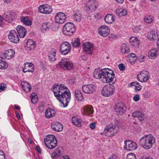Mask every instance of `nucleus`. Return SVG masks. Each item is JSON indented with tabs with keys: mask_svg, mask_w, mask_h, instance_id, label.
Here are the masks:
<instances>
[{
	"mask_svg": "<svg viewBox=\"0 0 159 159\" xmlns=\"http://www.w3.org/2000/svg\"><path fill=\"white\" fill-rule=\"evenodd\" d=\"M126 159H136L135 154L133 153H130L127 155Z\"/></svg>",
	"mask_w": 159,
	"mask_h": 159,
	"instance_id": "44",
	"label": "nucleus"
},
{
	"mask_svg": "<svg viewBox=\"0 0 159 159\" xmlns=\"http://www.w3.org/2000/svg\"><path fill=\"white\" fill-rule=\"evenodd\" d=\"M6 87V84L4 83L1 84L0 85V92L3 91Z\"/></svg>",
	"mask_w": 159,
	"mask_h": 159,
	"instance_id": "51",
	"label": "nucleus"
},
{
	"mask_svg": "<svg viewBox=\"0 0 159 159\" xmlns=\"http://www.w3.org/2000/svg\"><path fill=\"white\" fill-rule=\"evenodd\" d=\"M158 51L157 48H155L151 49L148 52V57L149 58L153 59L156 58L158 55Z\"/></svg>",
	"mask_w": 159,
	"mask_h": 159,
	"instance_id": "24",
	"label": "nucleus"
},
{
	"mask_svg": "<svg viewBox=\"0 0 159 159\" xmlns=\"http://www.w3.org/2000/svg\"><path fill=\"white\" fill-rule=\"evenodd\" d=\"M93 113L92 107L91 106H86L84 107L82 114L84 115L89 116Z\"/></svg>",
	"mask_w": 159,
	"mask_h": 159,
	"instance_id": "22",
	"label": "nucleus"
},
{
	"mask_svg": "<svg viewBox=\"0 0 159 159\" xmlns=\"http://www.w3.org/2000/svg\"><path fill=\"white\" fill-rule=\"evenodd\" d=\"M95 124L94 123L92 122L90 123L89 125L90 127L92 129H93L95 128Z\"/></svg>",
	"mask_w": 159,
	"mask_h": 159,
	"instance_id": "61",
	"label": "nucleus"
},
{
	"mask_svg": "<svg viewBox=\"0 0 159 159\" xmlns=\"http://www.w3.org/2000/svg\"><path fill=\"white\" fill-rule=\"evenodd\" d=\"M146 117L143 114H142L140 116V121L141 123H143L146 120Z\"/></svg>",
	"mask_w": 159,
	"mask_h": 159,
	"instance_id": "47",
	"label": "nucleus"
},
{
	"mask_svg": "<svg viewBox=\"0 0 159 159\" xmlns=\"http://www.w3.org/2000/svg\"><path fill=\"white\" fill-rule=\"evenodd\" d=\"M51 157L52 158H57L58 157L55 152H53L52 154Z\"/></svg>",
	"mask_w": 159,
	"mask_h": 159,
	"instance_id": "60",
	"label": "nucleus"
},
{
	"mask_svg": "<svg viewBox=\"0 0 159 159\" xmlns=\"http://www.w3.org/2000/svg\"><path fill=\"white\" fill-rule=\"evenodd\" d=\"M56 52L55 51L52 53H50L48 55L49 60L52 61H54L56 60L55 57Z\"/></svg>",
	"mask_w": 159,
	"mask_h": 159,
	"instance_id": "42",
	"label": "nucleus"
},
{
	"mask_svg": "<svg viewBox=\"0 0 159 159\" xmlns=\"http://www.w3.org/2000/svg\"><path fill=\"white\" fill-rule=\"evenodd\" d=\"M66 18V15L64 13L59 12L55 16V21L57 23L61 24L65 22Z\"/></svg>",
	"mask_w": 159,
	"mask_h": 159,
	"instance_id": "14",
	"label": "nucleus"
},
{
	"mask_svg": "<svg viewBox=\"0 0 159 159\" xmlns=\"http://www.w3.org/2000/svg\"><path fill=\"white\" fill-rule=\"evenodd\" d=\"M11 16L12 15H11L10 16L6 15L4 17V20L7 22L11 23L13 19Z\"/></svg>",
	"mask_w": 159,
	"mask_h": 159,
	"instance_id": "45",
	"label": "nucleus"
},
{
	"mask_svg": "<svg viewBox=\"0 0 159 159\" xmlns=\"http://www.w3.org/2000/svg\"><path fill=\"white\" fill-rule=\"evenodd\" d=\"M55 152L57 153V156L58 157H59L60 158L61 157V156H62V155H61L60 154L61 152L60 151V150H57Z\"/></svg>",
	"mask_w": 159,
	"mask_h": 159,
	"instance_id": "62",
	"label": "nucleus"
},
{
	"mask_svg": "<svg viewBox=\"0 0 159 159\" xmlns=\"http://www.w3.org/2000/svg\"><path fill=\"white\" fill-rule=\"evenodd\" d=\"M24 43L26 44L25 47L28 50H32L35 48V42L31 39L25 40Z\"/></svg>",
	"mask_w": 159,
	"mask_h": 159,
	"instance_id": "16",
	"label": "nucleus"
},
{
	"mask_svg": "<svg viewBox=\"0 0 159 159\" xmlns=\"http://www.w3.org/2000/svg\"><path fill=\"white\" fill-rule=\"evenodd\" d=\"M55 114V111L52 109L48 108L45 111V115L47 118H50L54 116Z\"/></svg>",
	"mask_w": 159,
	"mask_h": 159,
	"instance_id": "26",
	"label": "nucleus"
},
{
	"mask_svg": "<svg viewBox=\"0 0 159 159\" xmlns=\"http://www.w3.org/2000/svg\"><path fill=\"white\" fill-rule=\"evenodd\" d=\"M144 21L147 23L152 22L154 20L153 16L150 15H148L145 16L144 18Z\"/></svg>",
	"mask_w": 159,
	"mask_h": 159,
	"instance_id": "40",
	"label": "nucleus"
},
{
	"mask_svg": "<svg viewBox=\"0 0 159 159\" xmlns=\"http://www.w3.org/2000/svg\"><path fill=\"white\" fill-rule=\"evenodd\" d=\"M52 91L54 96L64 107H67L71 99L70 93L67 88L62 84H55L53 86Z\"/></svg>",
	"mask_w": 159,
	"mask_h": 159,
	"instance_id": "1",
	"label": "nucleus"
},
{
	"mask_svg": "<svg viewBox=\"0 0 159 159\" xmlns=\"http://www.w3.org/2000/svg\"><path fill=\"white\" fill-rule=\"evenodd\" d=\"M129 42L131 45L135 47H139V42L138 38L135 37H132L130 38Z\"/></svg>",
	"mask_w": 159,
	"mask_h": 159,
	"instance_id": "25",
	"label": "nucleus"
},
{
	"mask_svg": "<svg viewBox=\"0 0 159 159\" xmlns=\"http://www.w3.org/2000/svg\"><path fill=\"white\" fill-rule=\"evenodd\" d=\"M8 37L10 41L12 43H17L19 42V38L17 32L15 30H10Z\"/></svg>",
	"mask_w": 159,
	"mask_h": 159,
	"instance_id": "11",
	"label": "nucleus"
},
{
	"mask_svg": "<svg viewBox=\"0 0 159 159\" xmlns=\"http://www.w3.org/2000/svg\"><path fill=\"white\" fill-rule=\"evenodd\" d=\"M125 146H124V149L128 151H133L137 149V146L134 142L130 140H125L124 141Z\"/></svg>",
	"mask_w": 159,
	"mask_h": 159,
	"instance_id": "10",
	"label": "nucleus"
},
{
	"mask_svg": "<svg viewBox=\"0 0 159 159\" xmlns=\"http://www.w3.org/2000/svg\"><path fill=\"white\" fill-rule=\"evenodd\" d=\"M115 87L114 85L109 84L104 86L102 90V95L106 97H109L114 93Z\"/></svg>",
	"mask_w": 159,
	"mask_h": 159,
	"instance_id": "6",
	"label": "nucleus"
},
{
	"mask_svg": "<svg viewBox=\"0 0 159 159\" xmlns=\"http://www.w3.org/2000/svg\"><path fill=\"white\" fill-rule=\"evenodd\" d=\"M95 89V86L92 84L85 85L82 87L83 92L87 94H91L93 93Z\"/></svg>",
	"mask_w": 159,
	"mask_h": 159,
	"instance_id": "15",
	"label": "nucleus"
},
{
	"mask_svg": "<svg viewBox=\"0 0 159 159\" xmlns=\"http://www.w3.org/2000/svg\"><path fill=\"white\" fill-rule=\"evenodd\" d=\"M110 30H99V34L101 36L106 37L108 36L110 33Z\"/></svg>",
	"mask_w": 159,
	"mask_h": 159,
	"instance_id": "41",
	"label": "nucleus"
},
{
	"mask_svg": "<svg viewBox=\"0 0 159 159\" xmlns=\"http://www.w3.org/2000/svg\"><path fill=\"white\" fill-rule=\"evenodd\" d=\"M118 127L112 124L106 127L103 132L101 133L102 134H104L108 136H113L115 135L118 131Z\"/></svg>",
	"mask_w": 159,
	"mask_h": 159,
	"instance_id": "5",
	"label": "nucleus"
},
{
	"mask_svg": "<svg viewBox=\"0 0 159 159\" xmlns=\"http://www.w3.org/2000/svg\"><path fill=\"white\" fill-rule=\"evenodd\" d=\"M116 12V14L120 17L124 16L126 15L127 13L126 10L121 8L117 9Z\"/></svg>",
	"mask_w": 159,
	"mask_h": 159,
	"instance_id": "28",
	"label": "nucleus"
},
{
	"mask_svg": "<svg viewBox=\"0 0 159 159\" xmlns=\"http://www.w3.org/2000/svg\"><path fill=\"white\" fill-rule=\"evenodd\" d=\"M51 128L54 131L57 132H60L63 129V125L59 122H54L52 124Z\"/></svg>",
	"mask_w": 159,
	"mask_h": 159,
	"instance_id": "21",
	"label": "nucleus"
},
{
	"mask_svg": "<svg viewBox=\"0 0 159 159\" xmlns=\"http://www.w3.org/2000/svg\"><path fill=\"white\" fill-rule=\"evenodd\" d=\"M51 24L49 23L45 22L43 23L42 25L41 28L43 30H47L51 29Z\"/></svg>",
	"mask_w": 159,
	"mask_h": 159,
	"instance_id": "39",
	"label": "nucleus"
},
{
	"mask_svg": "<svg viewBox=\"0 0 159 159\" xmlns=\"http://www.w3.org/2000/svg\"><path fill=\"white\" fill-rule=\"evenodd\" d=\"M38 10L39 12L45 14H49L52 11V9L50 6L47 4H44L40 6Z\"/></svg>",
	"mask_w": 159,
	"mask_h": 159,
	"instance_id": "12",
	"label": "nucleus"
},
{
	"mask_svg": "<svg viewBox=\"0 0 159 159\" xmlns=\"http://www.w3.org/2000/svg\"><path fill=\"white\" fill-rule=\"evenodd\" d=\"M81 14L79 12H76L74 14L73 18L77 22H79L81 20Z\"/></svg>",
	"mask_w": 159,
	"mask_h": 159,
	"instance_id": "35",
	"label": "nucleus"
},
{
	"mask_svg": "<svg viewBox=\"0 0 159 159\" xmlns=\"http://www.w3.org/2000/svg\"><path fill=\"white\" fill-rule=\"evenodd\" d=\"M15 52L13 49H10L6 50L2 54L3 58L9 60L13 57L15 55Z\"/></svg>",
	"mask_w": 159,
	"mask_h": 159,
	"instance_id": "18",
	"label": "nucleus"
},
{
	"mask_svg": "<svg viewBox=\"0 0 159 159\" xmlns=\"http://www.w3.org/2000/svg\"><path fill=\"white\" fill-rule=\"evenodd\" d=\"M98 7L97 3L95 0H89L87 2L85 11L87 12H92L95 11Z\"/></svg>",
	"mask_w": 159,
	"mask_h": 159,
	"instance_id": "8",
	"label": "nucleus"
},
{
	"mask_svg": "<svg viewBox=\"0 0 159 159\" xmlns=\"http://www.w3.org/2000/svg\"><path fill=\"white\" fill-rule=\"evenodd\" d=\"M44 142L46 146L50 149L54 148L57 146V142L55 137L53 135L47 136L44 139Z\"/></svg>",
	"mask_w": 159,
	"mask_h": 159,
	"instance_id": "4",
	"label": "nucleus"
},
{
	"mask_svg": "<svg viewBox=\"0 0 159 159\" xmlns=\"http://www.w3.org/2000/svg\"><path fill=\"white\" fill-rule=\"evenodd\" d=\"M95 18L97 19H99L102 18V16L99 13H96L94 14Z\"/></svg>",
	"mask_w": 159,
	"mask_h": 159,
	"instance_id": "55",
	"label": "nucleus"
},
{
	"mask_svg": "<svg viewBox=\"0 0 159 159\" xmlns=\"http://www.w3.org/2000/svg\"><path fill=\"white\" fill-rule=\"evenodd\" d=\"M121 52L123 54H127L129 52V49L127 47V45L125 43H123L120 47Z\"/></svg>",
	"mask_w": 159,
	"mask_h": 159,
	"instance_id": "32",
	"label": "nucleus"
},
{
	"mask_svg": "<svg viewBox=\"0 0 159 159\" xmlns=\"http://www.w3.org/2000/svg\"><path fill=\"white\" fill-rule=\"evenodd\" d=\"M84 51L89 54H91L93 49V45L89 42L84 43L82 45Z\"/></svg>",
	"mask_w": 159,
	"mask_h": 159,
	"instance_id": "17",
	"label": "nucleus"
},
{
	"mask_svg": "<svg viewBox=\"0 0 159 159\" xmlns=\"http://www.w3.org/2000/svg\"><path fill=\"white\" fill-rule=\"evenodd\" d=\"M16 30H26V29L23 26L20 25H19L17 26Z\"/></svg>",
	"mask_w": 159,
	"mask_h": 159,
	"instance_id": "58",
	"label": "nucleus"
},
{
	"mask_svg": "<svg viewBox=\"0 0 159 159\" xmlns=\"http://www.w3.org/2000/svg\"><path fill=\"white\" fill-rule=\"evenodd\" d=\"M150 76L147 70H143L140 73V81L142 82H146L149 79Z\"/></svg>",
	"mask_w": 159,
	"mask_h": 159,
	"instance_id": "19",
	"label": "nucleus"
},
{
	"mask_svg": "<svg viewBox=\"0 0 159 159\" xmlns=\"http://www.w3.org/2000/svg\"><path fill=\"white\" fill-rule=\"evenodd\" d=\"M137 59V57H134L133 58L130 57L129 58V61L131 64L134 63L136 61Z\"/></svg>",
	"mask_w": 159,
	"mask_h": 159,
	"instance_id": "49",
	"label": "nucleus"
},
{
	"mask_svg": "<svg viewBox=\"0 0 159 159\" xmlns=\"http://www.w3.org/2000/svg\"><path fill=\"white\" fill-rule=\"evenodd\" d=\"M146 0H142L141 2V5L142 6H144L146 4Z\"/></svg>",
	"mask_w": 159,
	"mask_h": 159,
	"instance_id": "63",
	"label": "nucleus"
},
{
	"mask_svg": "<svg viewBox=\"0 0 159 159\" xmlns=\"http://www.w3.org/2000/svg\"><path fill=\"white\" fill-rule=\"evenodd\" d=\"M60 159H70L66 155L61 156Z\"/></svg>",
	"mask_w": 159,
	"mask_h": 159,
	"instance_id": "64",
	"label": "nucleus"
},
{
	"mask_svg": "<svg viewBox=\"0 0 159 159\" xmlns=\"http://www.w3.org/2000/svg\"><path fill=\"white\" fill-rule=\"evenodd\" d=\"M44 108V105L43 104H40L39 107V111H43Z\"/></svg>",
	"mask_w": 159,
	"mask_h": 159,
	"instance_id": "54",
	"label": "nucleus"
},
{
	"mask_svg": "<svg viewBox=\"0 0 159 159\" xmlns=\"http://www.w3.org/2000/svg\"><path fill=\"white\" fill-rule=\"evenodd\" d=\"M37 97H34V98H31V102L33 104L35 103L37 101Z\"/></svg>",
	"mask_w": 159,
	"mask_h": 159,
	"instance_id": "56",
	"label": "nucleus"
},
{
	"mask_svg": "<svg viewBox=\"0 0 159 159\" xmlns=\"http://www.w3.org/2000/svg\"><path fill=\"white\" fill-rule=\"evenodd\" d=\"M20 21L26 25L30 26L31 25V21L27 16L22 17Z\"/></svg>",
	"mask_w": 159,
	"mask_h": 159,
	"instance_id": "34",
	"label": "nucleus"
},
{
	"mask_svg": "<svg viewBox=\"0 0 159 159\" xmlns=\"http://www.w3.org/2000/svg\"><path fill=\"white\" fill-rule=\"evenodd\" d=\"M139 83L138 82H134L130 83L128 85L129 87H131L132 86H134V89H135L136 91H139V87L138 86Z\"/></svg>",
	"mask_w": 159,
	"mask_h": 159,
	"instance_id": "37",
	"label": "nucleus"
},
{
	"mask_svg": "<svg viewBox=\"0 0 159 159\" xmlns=\"http://www.w3.org/2000/svg\"><path fill=\"white\" fill-rule=\"evenodd\" d=\"M158 37V34L155 30H152L148 33V38L150 40L157 39Z\"/></svg>",
	"mask_w": 159,
	"mask_h": 159,
	"instance_id": "27",
	"label": "nucleus"
},
{
	"mask_svg": "<svg viewBox=\"0 0 159 159\" xmlns=\"http://www.w3.org/2000/svg\"><path fill=\"white\" fill-rule=\"evenodd\" d=\"M17 34L20 38H23L27 34L26 30H16Z\"/></svg>",
	"mask_w": 159,
	"mask_h": 159,
	"instance_id": "43",
	"label": "nucleus"
},
{
	"mask_svg": "<svg viewBox=\"0 0 159 159\" xmlns=\"http://www.w3.org/2000/svg\"><path fill=\"white\" fill-rule=\"evenodd\" d=\"M143 95L145 98H148L150 96L149 92L148 91H146L143 93Z\"/></svg>",
	"mask_w": 159,
	"mask_h": 159,
	"instance_id": "57",
	"label": "nucleus"
},
{
	"mask_svg": "<svg viewBox=\"0 0 159 159\" xmlns=\"http://www.w3.org/2000/svg\"><path fill=\"white\" fill-rule=\"evenodd\" d=\"M118 67H119V69L121 71H123L125 69V67L124 65L122 63H121V64H120L119 65Z\"/></svg>",
	"mask_w": 159,
	"mask_h": 159,
	"instance_id": "52",
	"label": "nucleus"
},
{
	"mask_svg": "<svg viewBox=\"0 0 159 159\" xmlns=\"http://www.w3.org/2000/svg\"><path fill=\"white\" fill-rule=\"evenodd\" d=\"M72 121L73 124L77 127L81 126L82 120L78 117L73 116L72 118Z\"/></svg>",
	"mask_w": 159,
	"mask_h": 159,
	"instance_id": "30",
	"label": "nucleus"
},
{
	"mask_svg": "<svg viewBox=\"0 0 159 159\" xmlns=\"http://www.w3.org/2000/svg\"><path fill=\"white\" fill-rule=\"evenodd\" d=\"M5 157L3 152L0 150V159H5Z\"/></svg>",
	"mask_w": 159,
	"mask_h": 159,
	"instance_id": "53",
	"label": "nucleus"
},
{
	"mask_svg": "<svg viewBox=\"0 0 159 159\" xmlns=\"http://www.w3.org/2000/svg\"><path fill=\"white\" fill-rule=\"evenodd\" d=\"M126 107L122 103H118L115 105V111L120 115L123 114L126 111Z\"/></svg>",
	"mask_w": 159,
	"mask_h": 159,
	"instance_id": "13",
	"label": "nucleus"
},
{
	"mask_svg": "<svg viewBox=\"0 0 159 159\" xmlns=\"http://www.w3.org/2000/svg\"><path fill=\"white\" fill-rule=\"evenodd\" d=\"M74 32V31L70 32V30H62V32L64 34L68 36L72 35Z\"/></svg>",
	"mask_w": 159,
	"mask_h": 159,
	"instance_id": "46",
	"label": "nucleus"
},
{
	"mask_svg": "<svg viewBox=\"0 0 159 159\" xmlns=\"http://www.w3.org/2000/svg\"><path fill=\"white\" fill-rule=\"evenodd\" d=\"M114 16L113 15L108 14L105 17L104 20L107 23L111 24L114 21Z\"/></svg>",
	"mask_w": 159,
	"mask_h": 159,
	"instance_id": "29",
	"label": "nucleus"
},
{
	"mask_svg": "<svg viewBox=\"0 0 159 159\" xmlns=\"http://www.w3.org/2000/svg\"><path fill=\"white\" fill-rule=\"evenodd\" d=\"M75 93L76 98L78 101H81L83 99V97L80 90L77 89L75 90Z\"/></svg>",
	"mask_w": 159,
	"mask_h": 159,
	"instance_id": "33",
	"label": "nucleus"
},
{
	"mask_svg": "<svg viewBox=\"0 0 159 159\" xmlns=\"http://www.w3.org/2000/svg\"><path fill=\"white\" fill-rule=\"evenodd\" d=\"M25 66L22 71L24 73L26 72H31L33 73L34 70V66L31 63H26L24 64Z\"/></svg>",
	"mask_w": 159,
	"mask_h": 159,
	"instance_id": "20",
	"label": "nucleus"
},
{
	"mask_svg": "<svg viewBox=\"0 0 159 159\" xmlns=\"http://www.w3.org/2000/svg\"><path fill=\"white\" fill-rule=\"evenodd\" d=\"M8 67L7 63L3 60L2 57H0V69H4Z\"/></svg>",
	"mask_w": 159,
	"mask_h": 159,
	"instance_id": "36",
	"label": "nucleus"
},
{
	"mask_svg": "<svg viewBox=\"0 0 159 159\" xmlns=\"http://www.w3.org/2000/svg\"><path fill=\"white\" fill-rule=\"evenodd\" d=\"M71 46L70 44L67 42L62 43L60 46V51L64 55L68 54L70 52Z\"/></svg>",
	"mask_w": 159,
	"mask_h": 159,
	"instance_id": "9",
	"label": "nucleus"
},
{
	"mask_svg": "<svg viewBox=\"0 0 159 159\" xmlns=\"http://www.w3.org/2000/svg\"><path fill=\"white\" fill-rule=\"evenodd\" d=\"M72 29H75V26L73 24L70 22L66 23L63 27V30H71Z\"/></svg>",
	"mask_w": 159,
	"mask_h": 159,
	"instance_id": "31",
	"label": "nucleus"
},
{
	"mask_svg": "<svg viewBox=\"0 0 159 159\" xmlns=\"http://www.w3.org/2000/svg\"><path fill=\"white\" fill-rule=\"evenodd\" d=\"M72 46L74 47H78L80 45V40L79 39L77 38L72 40L71 42Z\"/></svg>",
	"mask_w": 159,
	"mask_h": 159,
	"instance_id": "38",
	"label": "nucleus"
},
{
	"mask_svg": "<svg viewBox=\"0 0 159 159\" xmlns=\"http://www.w3.org/2000/svg\"><path fill=\"white\" fill-rule=\"evenodd\" d=\"M94 77L96 79H100L105 83L112 82L115 83L116 78L113 70L108 68H105L100 70L98 68L95 69L93 72Z\"/></svg>",
	"mask_w": 159,
	"mask_h": 159,
	"instance_id": "2",
	"label": "nucleus"
},
{
	"mask_svg": "<svg viewBox=\"0 0 159 159\" xmlns=\"http://www.w3.org/2000/svg\"><path fill=\"white\" fill-rule=\"evenodd\" d=\"M21 85L23 90L25 92H29L30 91L31 88L30 84L25 81L21 82Z\"/></svg>",
	"mask_w": 159,
	"mask_h": 159,
	"instance_id": "23",
	"label": "nucleus"
},
{
	"mask_svg": "<svg viewBox=\"0 0 159 159\" xmlns=\"http://www.w3.org/2000/svg\"><path fill=\"white\" fill-rule=\"evenodd\" d=\"M155 143V138L151 134L144 135L140 139V144L145 149H150Z\"/></svg>",
	"mask_w": 159,
	"mask_h": 159,
	"instance_id": "3",
	"label": "nucleus"
},
{
	"mask_svg": "<svg viewBox=\"0 0 159 159\" xmlns=\"http://www.w3.org/2000/svg\"><path fill=\"white\" fill-rule=\"evenodd\" d=\"M110 30L109 28L106 26L102 25L100 26L98 29V30Z\"/></svg>",
	"mask_w": 159,
	"mask_h": 159,
	"instance_id": "50",
	"label": "nucleus"
},
{
	"mask_svg": "<svg viewBox=\"0 0 159 159\" xmlns=\"http://www.w3.org/2000/svg\"><path fill=\"white\" fill-rule=\"evenodd\" d=\"M132 116L134 118H137L138 119L139 118V111H135L132 114Z\"/></svg>",
	"mask_w": 159,
	"mask_h": 159,
	"instance_id": "48",
	"label": "nucleus"
},
{
	"mask_svg": "<svg viewBox=\"0 0 159 159\" xmlns=\"http://www.w3.org/2000/svg\"><path fill=\"white\" fill-rule=\"evenodd\" d=\"M58 65L61 69L67 70H70L73 66L72 62L66 58L62 59L59 62Z\"/></svg>",
	"mask_w": 159,
	"mask_h": 159,
	"instance_id": "7",
	"label": "nucleus"
},
{
	"mask_svg": "<svg viewBox=\"0 0 159 159\" xmlns=\"http://www.w3.org/2000/svg\"><path fill=\"white\" fill-rule=\"evenodd\" d=\"M139 99V95L138 94L135 95L133 98V100L135 102L138 101Z\"/></svg>",
	"mask_w": 159,
	"mask_h": 159,
	"instance_id": "59",
	"label": "nucleus"
}]
</instances>
